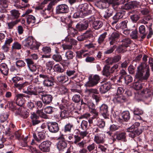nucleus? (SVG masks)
<instances>
[{
  "mask_svg": "<svg viewBox=\"0 0 153 153\" xmlns=\"http://www.w3.org/2000/svg\"><path fill=\"white\" fill-rule=\"evenodd\" d=\"M8 115L7 113H4L0 116L1 122H7L6 120L7 119Z\"/></svg>",
  "mask_w": 153,
  "mask_h": 153,
  "instance_id": "c03bdc74",
  "label": "nucleus"
},
{
  "mask_svg": "<svg viewBox=\"0 0 153 153\" xmlns=\"http://www.w3.org/2000/svg\"><path fill=\"white\" fill-rule=\"evenodd\" d=\"M42 51L44 53L48 54L51 52V48L49 47L45 46L42 48Z\"/></svg>",
  "mask_w": 153,
  "mask_h": 153,
  "instance_id": "0e129e2a",
  "label": "nucleus"
},
{
  "mask_svg": "<svg viewBox=\"0 0 153 153\" xmlns=\"http://www.w3.org/2000/svg\"><path fill=\"white\" fill-rule=\"evenodd\" d=\"M8 4V0H0V7L3 10L7 8Z\"/></svg>",
  "mask_w": 153,
  "mask_h": 153,
  "instance_id": "bb28decb",
  "label": "nucleus"
},
{
  "mask_svg": "<svg viewBox=\"0 0 153 153\" xmlns=\"http://www.w3.org/2000/svg\"><path fill=\"white\" fill-rule=\"evenodd\" d=\"M56 13L57 14L65 13H68L69 8L65 4H62L58 5L56 7Z\"/></svg>",
  "mask_w": 153,
  "mask_h": 153,
  "instance_id": "0eeeda50",
  "label": "nucleus"
},
{
  "mask_svg": "<svg viewBox=\"0 0 153 153\" xmlns=\"http://www.w3.org/2000/svg\"><path fill=\"white\" fill-rule=\"evenodd\" d=\"M110 66L108 65H105L103 68L102 71L103 74L106 76L109 75L110 72L109 71Z\"/></svg>",
  "mask_w": 153,
  "mask_h": 153,
  "instance_id": "f704fd0d",
  "label": "nucleus"
},
{
  "mask_svg": "<svg viewBox=\"0 0 153 153\" xmlns=\"http://www.w3.org/2000/svg\"><path fill=\"white\" fill-rule=\"evenodd\" d=\"M140 18V16L138 14H135L131 16V19L133 22H136Z\"/></svg>",
  "mask_w": 153,
  "mask_h": 153,
  "instance_id": "e2e57ef3",
  "label": "nucleus"
},
{
  "mask_svg": "<svg viewBox=\"0 0 153 153\" xmlns=\"http://www.w3.org/2000/svg\"><path fill=\"white\" fill-rule=\"evenodd\" d=\"M51 142L49 140H46L41 143L39 146V149L44 152H49L50 151V147Z\"/></svg>",
  "mask_w": 153,
  "mask_h": 153,
  "instance_id": "39448f33",
  "label": "nucleus"
},
{
  "mask_svg": "<svg viewBox=\"0 0 153 153\" xmlns=\"http://www.w3.org/2000/svg\"><path fill=\"white\" fill-rule=\"evenodd\" d=\"M102 22L100 21H95L93 23V27L95 29H98L102 26Z\"/></svg>",
  "mask_w": 153,
  "mask_h": 153,
  "instance_id": "c85d7f7f",
  "label": "nucleus"
},
{
  "mask_svg": "<svg viewBox=\"0 0 153 153\" xmlns=\"http://www.w3.org/2000/svg\"><path fill=\"white\" fill-rule=\"evenodd\" d=\"M116 48V45H114L110 49L105 51L104 53L105 54H109L112 53Z\"/></svg>",
  "mask_w": 153,
  "mask_h": 153,
  "instance_id": "680f3d73",
  "label": "nucleus"
},
{
  "mask_svg": "<svg viewBox=\"0 0 153 153\" xmlns=\"http://www.w3.org/2000/svg\"><path fill=\"white\" fill-rule=\"evenodd\" d=\"M119 66L118 65L115 64L111 68L110 71L111 73H113L114 72H117L119 71Z\"/></svg>",
  "mask_w": 153,
  "mask_h": 153,
  "instance_id": "8fccbe9b",
  "label": "nucleus"
},
{
  "mask_svg": "<svg viewBox=\"0 0 153 153\" xmlns=\"http://www.w3.org/2000/svg\"><path fill=\"white\" fill-rule=\"evenodd\" d=\"M133 88L136 90H139L142 88V85L138 82H136L133 83L132 85Z\"/></svg>",
  "mask_w": 153,
  "mask_h": 153,
  "instance_id": "4c0bfd02",
  "label": "nucleus"
},
{
  "mask_svg": "<svg viewBox=\"0 0 153 153\" xmlns=\"http://www.w3.org/2000/svg\"><path fill=\"white\" fill-rule=\"evenodd\" d=\"M111 86V84L110 82H105L100 87V91L102 93H105L110 89Z\"/></svg>",
  "mask_w": 153,
  "mask_h": 153,
  "instance_id": "ddd939ff",
  "label": "nucleus"
},
{
  "mask_svg": "<svg viewBox=\"0 0 153 153\" xmlns=\"http://www.w3.org/2000/svg\"><path fill=\"white\" fill-rule=\"evenodd\" d=\"M28 85V83L25 82L22 83H16L14 84V86L15 87L19 89H21L22 88L24 87L25 86Z\"/></svg>",
  "mask_w": 153,
  "mask_h": 153,
  "instance_id": "49530a36",
  "label": "nucleus"
},
{
  "mask_svg": "<svg viewBox=\"0 0 153 153\" xmlns=\"http://www.w3.org/2000/svg\"><path fill=\"white\" fill-rule=\"evenodd\" d=\"M22 48L21 44L17 41L14 42L12 46V49L13 50H20Z\"/></svg>",
  "mask_w": 153,
  "mask_h": 153,
  "instance_id": "7c9ffc66",
  "label": "nucleus"
},
{
  "mask_svg": "<svg viewBox=\"0 0 153 153\" xmlns=\"http://www.w3.org/2000/svg\"><path fill=\"white\" fill-rule=\"evenodd\" d=\"M58 89L59 92L62 94H65L68 92V89L63 85H59Z\"/></svg>",
  "mask_w": 153,
  "mask_h": 153,
  "instance_id": "e433bc0d",
  "label": "nucleus"
},
{
  "mask_svg": "<svg viewBox=\"0 0 153 153\" xmlns=\"http://www.w3.org/2000/svg\"><path fill=\"white\" fill-rule=\"evenodd\" d=\"M48 128L51 132L56 133L58 131L59 128L58 123L56 122H52L49 123Z\"/></svg>",
  "mask_w": 153,
  "mask_h": 153,
  "instance_id": "f8f14e48",
  "label": "nucleus"
},
{
  "mask_svg": "<svg viewBox=\"0 0 153 153\" xmlns=\"http://www.w3.org/2000/svg\"><path fill=\"white\" fill-rule=\"evenodd\" d=\"M7 122H1L0 123V129L2 130L3 132L8 126Z\"/></svg>",
  "mask_w": 153,
  "mask_h": 153,
  "instance_id": "5fc2aeb1",
  "label": "nucleus"
},
{
  "mask_svg": "<svg viewBox=\"0 0 153 153\" xmlns=\"http://www.w3.org/2000/svg\"><path fill=\"white\" fill-rule=\"evenodd\" d=\"M68 32L70 35L73 37L76 35L78 33L77 30L73 28H70L68 30Z\"/></svg>",
  "mask_w": 153,
  "mask_h": 153,
  "instance_id": "79ce46f5",
  "label": "nucleus"
},
{
  "mask_svg": "<svg viewBox=\"0 0 153 153\" xmlns=\"http://www.w3.org/2000/svg\"><path fill=\"white\" fill-rule=\"evenodd\" d=\"M104 135L101 133L97 134L95 135L94 141L97 144L102 143L104 142Z\"/></svg>",
  "mask_w": 153,
  "mask_h": 153,
  "instance_id": "4468645a",
  "label": "nucleus"
},
{
  "mask_svg": "<svg viewBox=\"0 0 153 153\" xmlns=\"http://www.w3.org/2000/svg\"><path fill=\"white\" fill-rule=\"evenodd\" d=\"M16 67L19 68H21L25 65V63L22 60H18L16 62Z\"/></svg>",
  "mask_w": 153,
  "mask_h": 153,
  "instance_id": "37998d69",
  "label": "nucleus"
},
{
  "mask_svg": "<svg viewBox=\"0 0 153 153\" xmlns=\"http://www.w3.org/2000/svg\"><path fill=\"white\" fill-rule=\"evenodd\" d=\"M107 34V33L105 32L100 36L98 39V43L101 44L103 42Z\"/></svg>",
  "mask_w": 153,
  "mask_h": 153,
  "instance_id": "a19ab883",
  "label": "nucleus"
},
{
  "mask_svg": "<svg viewBox=\"0 0 153 153\" xmlns=\"http://www.w3.org/2000/svg\"><path fill=\"white\" fill-rule=\"evenodd\" d=\"M53 108L51 106H48L44 109V111L47 114H51L53 112Z\"/></svg>",
  "mask_w": 153,
  "mask_h": 153,
  "instance_id": "864d4df0",
  "label": "nucleus"
},
{
  "mask_svg": "<svg viewBox=\"0 0 153 153\" xmlns=\"http://www.w3.org/2000/svg\"><path fill=\"white\" fill-rule=\"evenodd\" d=\"M52 58L56 62H60L62 60L61 55L58 54L53 55L52 56Z\"/></svg>",
  "mask_w": 153,
  "mask_h": 153,
  "instance_id": "a18cd8bd",
  "label": "nucleus"
},
{
  "mask_svg": "<svg viewBox=\"0 0 153 153\" xmlns=\"http://www.w3.org/2000/svg\"><path fill=\"white\" fill-rule=\"evenodd\" d=\"M54 64V62L53 61H49L45 63L46 68L47 70L51 71Z\"/></svg>",
  "mask_w": 153,
  "mask_h": 153,
  "instance_id": "58836bf2",
  "label": "nucleus"
},
{
  "mask_svg": "<svg viewBox=\"0 0 153 153\" xmlns=\"http://www.w3.org/2000/svg\"><path fill=\"white\" fill-rule=\"evenodd\" d=\"M152 94L153 92L151 90L146 88L139 91L138 94H135V96L137 98L142 97L144 98L147 99L151 97Z\"/></svg>",
  "mask_w": 153,
  "mask_h": 153,
  "instance_id": "20e7f679",
  "label": "nucleus"
},
{
  "mask_svg": "<svg viewBox=\"0 0 153 153\" xmlns=\"http://www.w3.org/2000/svg\"><path fill=\"white\" fill-rule=\"evenodd\" d=\"M52 96L51 95L44 94L42 95V101L45 104H49L52 100Z\"/></svg>",
  "mask_w": 153,
  "mask_h": 153,
  "instance_id": "a211bd4d",
  "label": "nucleus"
},
{
  "mask_svg": "<svg viewBox=\"0 0 153 153\" xmlns=\"http://www.w3.org/2000/svg\"><path fill=\"white\" fill-rule=\"evenodd\" d=\"M8 68L5 63H1L0 64V71L4 75H7L8 73Z\"/></svg>",
  "mask_w": 153,
  "mask_h": 153,
  "instance_id": "aec40b11",
  "label": "nucleus"
},
{
  "mask_svg": "<svg viewBox=\"0 0 153 153\" xmlns=\"http://www.w3.org/2000/svg\"><path fill=\"white\" fill-rule=\"evenodd\" d=\"M66 137H67L66 136L62 135L59 138V139L61 140L58 142L57 146L59 150H61L66 147L67 143L65 142Z\"/></svg>",
  "mask_w": 153,
  "mask_h": 153,
  "instance_id": "1a4fd4ad",
  "label": "nucleus"
},
{
  "mask_svg": "<svg viewBox=\"0 0 153 153\" xmlns=\"http://www.w3.org/2000/svg\"><path fill=\"white\" fill-rule=\"evenodd\" d=\"M73 126V125L72 124L68 123L66 124L65 126V131L70 132L71 128Z\"/></svg>",
  "mask_w": 153,
  "mask_h": 153,
  "instance_id": "052dcab7",
  "label": "nucleus"
},
{
  "mask_svg": "<svg viewBox=\"0 0 153 153\" xmlns=\"http://www.w3.org/2000/svg\"><path fill=\"white\" fill-rule=\"evenodd\" d=\"M126 135L125 132L121 133H115L114 135V139L118 140H124L126 139Z\"/></svg>",
  "mask_w": 153,
  "mask_h": 153,
  "instance_id": "6ab92c4d",
  "label": "nucleus"
},
{
  "mask_svg": "<svg viewBox=\"0 0 153 153\" xmlns=\"http://www.w3.org/2000/svg\"><path fill=\"white\" fill-rule=\"evenodd\" d=\"M134 115H141L143 113V111L138 108H135L133 111Z\"/></svg>",
  "mask_w": 153,
  "mask_h": 153,
  "instance_id": "338daca9",
  "label": "nucleus"
},
{
  "mask_svg": "<svg viewBox=\"0 0 153 153\" xmlns=\"http://www.w3.org/2000/svg\"><path fill=\"white\" fill-rule=\"evenodd\" d=\"M85 92L87 94L90 95L91 94H98V90L96 89H87L85 91Z\"/></svg>",
  "mask_w": 153,
  "mask_h": 153,
  "instance_id": "473e14b6",
  "label": "nucleus"
},
{
  "mask_svg": "<svg viewBox=\"0 0 153 153\" xmlns=\"http://www.w3.org/2000/svg\"><path fill=\"white\" fill-rule=\"evenodd\" d=\"M147 60V56H144L143 58L144 62L141 63L137 67L135 77L141 81L146 80L150 76L149 66L145 62Z\"/></svg>",
  "mask_w": 153,
  "mask_h": 153,
  "instance_id": "f257e3e1",
  "label": "nucleus"
},
{
  "mask_svg": "<svg viewBox=\"0 0 153 153\" xmlns=\"http://www.w3.org/2000/svg\"><path fill=\"white\" fill-rule=\"evenodd\" d=\"M131 36L132 39H136L137 38V31L136 29L133 31L131 34Z\"/></svg>",
  "mask_w": 153,
  "mask_h": 153,
  "instance_id": "69168bd1",
  "label": "nucleus"
},
{
  "mask_svg": "<svg viewBox=\"0 0 153 153\" xmlns=\"http://www.w3.org/2000/svg\"><path fill=\"white\" fill-rule=\"evenodd\" d=\"M16 102L19 103V105H22L24 103V101L22 99L25 97V94H19L16 95Z\"/></svg>",
  "mask_w": 153,
  "mask_h": 153,
  "instance_id": "412c9836",
  "label": "nucleus"
},
{
  "mask_svg": "<svg viewBox=\"0 0 153 153\" xmlns=\"http://www.w3.org/2000/svg\"><path fill=\"white\" fill-rule=\"evenodd\" d=\"M27 21L28 24H31L32 26L36 22L35 17L32 15H28L27 17Z\"/></svg>",
  "mask_w": 153,
  "mask_h": 153,
  "instance_id": "5701e85b",
  "label": "nucleus"
},
{
  "mask_svg": "<svg viewBox=\"0 0 153 153\" xmlns=\"http://www.w3.org/2000/svg\"><path fill=\"white\" fill-rule=\"evenodd\" d=\"M30 77L31 79L33 81V82L36 83H37L38 82H40L39 81V78H38V76H36L35 74H33L32 75H30Z\"/></svg>",
  "mask_w": 153,
  "mask_h": 153,
  "instance_id": "09e8293b",
  "label": "nucleus"
},
{
  "mask_svg": "<svg viewBox=\"0 0 153 153\" xmlns=\"http://www.w3.org/2000/svg\"><path fill=\"white\" fill-rule=\"evenodd\" d=\"M36 113L39 115V116L42 118L45 119L48 118L47 116L42 110H38L37 111Z\"/></svg>",
  "mask_w": 153,
  "mask_h": 153,
  "instance_id": "3c124183",
  "label": "nucleus"
},
{
  "mask_svg": "<svg viewBox=\"0 0 153 153\" xmlns=\"http://www.w3.org/2000/svg\"><path fill=\"white\" fill-rule=\"evenodd\" d=\"M122 44L124 46V48L128 47L131 43V41L129 38H125L123 39L122 41Z\"/></svg>",
  "mask_w": 153,
  "mask_h": 153,
  "instance_id": "a878e982",
  "label": "nucleus"
},
{
  "mask_svg": "<svg viewBox=\"0 0 153 153\" xmlns=\"http://www.w3.org/2000/svg\"><path fill=\"white\" fill-rule=\"evenodd\" d=\"M54 82L49 77L44 82L43 85L44 86L46 87H51L53 86L54 85Z\"/></svg>",
  "mask_w": 153,
  "mask_h": 153,
  "instance_id": "c756f323",
  "label": "nucleus"
},
{
  "mask_svg": "<svg viewBox=\"0 0 153 153\" xmlns=\"http://www.w3.org/2000/svg\"><path fill=\"white\" fill-rule=\"evenodd\" d=\"M128 131L130 132L129 136L132 138H134L137 135H138L142 133V131L140 130H138V129H130L129 128L127 129Z\"/></svg>",
  "mask_w": 153,
  "mask_h": 153,
  "instance_id": "2eb2a0df",
  "label": "nucleus"
},
{
  "mask_svg": "<svg viewBox=\"0 0 153 153\" xmlns=\"http://www.w3.org/2000/svg\"><path fill=\"white\" fill-rule=\"evenodd\" d=\"M139 32L140 34L142 35L141 38L143 39L145 38L147 33L146 31V28L143 25H140L139 28Z\"/></svg>",
  "mask_w": 153,
  "mask_h": 153,
  "instance_id": "4be33fe9",
  "label": "nucleus"
},
{
  "mask_svg": "<svg viewBox=\"0 0 153 153\" xmlns=\"http://www.w3.org/2000/svg\"><path fill=\"white\" fill-rule=\"evenodd\" d=\"M80 96L79 94H75L72 97V100L75 102L78 103L80 100Z\"/></svg>",
  "mask_w": 153,
  "mask_h": 153,
  "instance_id": "6e6d98bb",
  "label": "nucleus"
},
{
  "mask_svg": "<svg viewBox=\"0 0 153 153\" xmlns=\"http://www.w3.org/2000/svg\"><path fill=\"white\" fill-rule=\"evenodd\" d=\"M22 6H21L19 4V1L18 0L14 2L13 6L16 9H21L22 8H25L26 7H29L30 5L29 4H22Z\"/></svg>",
  "mask_w": 153,
  "mask_h": 153,
  "instance_id": "393cba45",
  "label": "nucleus"
},
{
  "mask_svg": "<svg viewBox=\"0 0 153 153\" xmlns=\"http://www.w3.org/2000/svg\"><path fill=\"white\" fill-rule=\"evenodd\" d=\"M24 46L31 49H37L38 47L36 44L35 39L32 36H29L22 42Z\"/></svg>",
  "mask_w": 153,
  "mask_h": 153,
  "instance_id": "f03ea898",
  "label": "nucleus"
},
{
  "mask_svg": "<svg viewBox=\"0 0 153 153\" xmlns=\"http://www.w3.org/2000/svg\"><path fill=\"white\" fill-rule=\"evenodd\" d=\"M120 36L119 33L117 32H115L113 33L110 37L117 40L120 37Z\"/></svg>",
  "mask_w": 153,
  "mask_h": 153,
  "instance_id": "603ef678",
  "label": "nucleus"
},
{
  "mask_svg": "<svg viewBox=\"0 0 153 153\" xmlns=\"http://www.w3.org/2000/svg\"><path fill=\"white\" fill-rule=\"evenodd\" d=\"M88 26V22H85L82 23H78L76 25V27L79 31H82L86 29Z\"/></svg>",
  "mask_w": 153,
  "mask_h": 153,
  "instance_id": "f3484780",
  "label": "nucleus"
},
{
  "mask_svg": "<svg viewBox=\"0 0 153 153\" xmlns=\"http://www.w3.org/2000/svg\"><path fill=\"white\" fill-rule=\"evenodd\" d=\"M100 111L104 118L107 119L108 118L109 115L108 113V107L107 105L105 104H102L100 107Z\"/></svg>",
  "mask_w": 153,
  "mask_h": 153,
  "instance_id": "9b49d317",
  "label": "nucleus"
},
{
  "mask_svg": "<svg viewBox=\"0 0 153 153\" xmlns=\"http://www.w3.org/2000/svg\"><path fill=\"white\" fill-rule=\"evenodd\" d=\"M85 39L91 37L92 36V34L91 30H87L83 34Z\"/></svg>",
  "mask_w": 153,
  "mask_h": 153,
  "instance_id": "4d7b16f0",
  "label": "nucleus"
},
{
  "mask_svg": "<svg viewBox=\"0 0 153 153\" xmlns=\"http://www.w3.org/2000/svg\"><path fill=\"white\" fill-rule=\"evenodd\" d=\"M78 9L82 14L86 15L91 14L92 12L89 7L88 4L86 3L79 5Z\"/></svg>",
  "mask_w": 153,
  "mask_h": 153,
  "instance_id": "423d86ee",
  "label": "nucleus"
},
{
  "mask_svg": "<svg viewBox=\"0 0 153 153\" xmlns=\"http://www.w3.org/2000/svg\"><path fill=\"white\" fill-rule=\"evenodd\" d=\"M74 53L70 51H68L65 54V56L67 59H72L74 57Z\"/></svg>",
  "mask_w": 153,
  "mask_h": 153,
  "instance_id": "c9c22d12",
  "label": "nucleus"
},
{
  "mask_svg": "<svg viewBox=\"0 0 153 153\" xmlns=\"http://www.w3.org/2000/svg\"><path fill=\"white\" fill-rule=\"evenodd\" d=\"M88 81L85 84L86 87H93L97 85L99 82L100 77L99 75H90L88 77Z\"/></svg>",
  "mask_w": 153,
  "mask_h": 153,
  "instance_id": "7ed1b4c3",
  "label": "nucleus"
},
{
  "mask_svg": "<svg viewBox=\"0 0 153 153\" xmlns=\"http://www.w3.org/2000/svg\"><path fill=\"white\" fill-rule=\"evenodd\" d=\"M123 16V14L119 12L116 13L113 17V19L114 21L112 22V24H114L116 23L118 20L119 19L122 18Z\"/></svg>",
  "mask_w": 153,
  "mask_h": 153,
  "instance_id": "b1692460",
  "label": "nucleus"
},
{
  "mask_svg": "<svg viewBox=\"0 0 153 153\" xmlns=\"http://www.w3.org/2000/svg\"><path fill=\"white\" fill-rule=\"evenodd\" d=\"M49 77V76L46 74H40L39 76V80L41 82H42L43 84Z\"/></svg>",
  "mask_w": 153,
  "mask_h": 153,
  "instance_id": "ea45409f",
  "label": "nucleus"
},
{
  "mask_svg": "<svg viewBox=\"0 0 153 153\" xmlns=\"http://www.w3.org/2000/svg\"><path fill=\"white\" fill-rule=\"evenodd\" d=\"M38 136L40 140V142L42 140H44L46 137L45 134L42 132H39L38 133Z\"/></svg>",
  "mask_w": 153,
  "mask_h": 153,
  "instance_id": "774afa93",
  "label": "nucleus"
},
{
  "mask_svg": "<svg viewBox=\"0 0 153 153\" xmlns=\"http://www.w3.org/2000/svg\"><path fill=\"white\" fill-rule=\"evenodd\" d=\"M128 23V21L127 20H125L121 22L120 23V28L122 29H124L127 28Z\"/></svg>",
  "mask_w": 153,
  "mask_h": 153,
  "instance_id": "13d9d810",
  "label": "nucleus"
},
{
  "mask_svg": "<svg viewBox=\"0 0 153 153\" xmlns=\"http://www.w3.org/2000/svg\"><path fill=\"white\" fill-rule=\"evenodd\" d=\"M124 79L125 80V83L128 84L131 82L132 81V78L130 75H127L125 76Z\"/></svg>",
  "mask_w": 153,
  "mask_h": 153,
  "instance_id": "bf43d9fd",
  "label": "nucleus"
},
{
  "mask_svg": "<svg viewBox=\"0 0 153 153\" xmlns=\"http://www.w3.org/2000/svg\"><path fill=\"white\" fill-rule=\"evenodd\" d=\"M49 11L46 9H45V10H41L40 11L41 14L45 18H46L49 17Z\"/></svg>",
  "mask_w": 153,
  "mask_h": 153,
  "instance_id": "de8ad7c7",
  "label": "nucleus"
},
{
  "mask_svg": "<svg viewBox=\"0 0 153 153\" xmlns=\"http://www.w3.org/2000/svg\"><path fill=\"white\" fill-rule=\"evenodd\" d=\"M114 103L117 104H120L127 100L126 98L122 94H116L113 99Z\"/></svg>",
  "mask_w": 153,
  "mask_h": 153,
  "instance_id": "6e6552de",
  "label": "nucleus"
},
{
  "mask_svg": "<svg viewBox=\"0 0 153 153\" xmlns=\"http://www.w3.org/2000/svg\"><path fill=\"white\" fill-rule=\"evenodd\" d=\"M53 70L58 73H62L64 71V69L59 64H56L54 66Z\"/></svg>",
  "mask_w": 153,
  "mask_h": 153,
  "instance_id": "72a5a7b5",
  "label": "nucleus"
},
{
  "mask_svg": "<svg viewBox=\"0 0 153 153\" xmlns=\"http://www.w3.org/2000/svg\"><path fill=\"white\" fill-rule=\"evenodd\" d=\"M19 21V20H16L15 21H11L7 23V24L8 28L10 29H12L13 27Z\"/></svg>",
  "mask_w": 153,
  "mask_h": 153,
  "instance_id": "2f4dec72",
  "label": "nucleus"
},
{
  "mask_svg": "<svg viewBox=\"0 0 153 153\" xmlns=\"http://www.w3.org/2000/svg\"><path fill=\"white\" fill-rule=\"evenodd\" d=\"M10 17L13 20L18 19L20 14L19 11L16 9L12 10L10 11Z\"/></svg>",
  "mask_w": 153,
  "mask_h": 153,
  "instance_id": "dca6fc26",
  "label": "nucleus"
},
{
  "mask_svg": "<svg viewBox=\"0 0 153 153\" xmlns=\"http://www.w3.org/2000/svg\"><path fill=\"white\" fill-rule=\"evenodd\" d=\"M23 93L29 95H38L39 93L37 91V88L32 85L29 86L27 88V91H24Z\"/></svg>",
  "mask_w": 153,
  "mask_h": 153,
  "instance_id": "9d476101",
  "label": "nucleus"
},
{
  "mask_svg": "<svg viewBox=\"0 0 153 153\" xmlns=\"http://www.w3.org/2000/svg\"><path fill=\"white\" fill-rule=\"evenodd\" d=\"M122 116L125 121H127L130 118V113L128 111L123 112L122 114Z\"/></svg>",
  "mask_w": 153,
  "mask_h": 153,
  "instance_id": "cd10ccee",
  "label": "nucleus"
}]
</instances>
